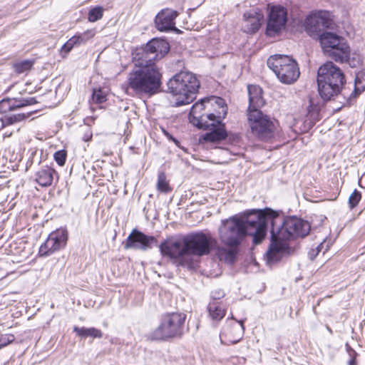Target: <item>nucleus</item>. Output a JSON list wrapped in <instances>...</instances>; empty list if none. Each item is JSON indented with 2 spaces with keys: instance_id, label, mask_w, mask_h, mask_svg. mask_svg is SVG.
<instances>
[{
  "instance_id": "1",
  "label": "nucleus",
  "mask_w": 365,
  "mask_h": 365,
  "mask_svg": "<svg viewBox=\"0 0 365 365\" xmlns=\"http://www.w3.org/2000/svg\"><path fill=\"white\" fill-rule=\"evenodd\" d=\"M169 50L167 41L153 38L135 54V66L122 85L126 94L138 97L152 96L160 91L162 74L155 61L162 58Z\"/></svg>"
},
{
  "instance_id": "2",
  "label": "nucleus",
  "mask_w": 365,
  "mask_h": 365,
  "mask_svg": "<svg viewBox=\"0 0 365 365\" xmlns=\"http://www.w3.org/2000/svg\"><path fill=\"white\" fill-rule=\"evenodd\" d=\"M219 235L221 242L229 247H218L216 255L220 261L232 264L236 259L237 248L247 235L253 237L255 245L260 244L265 238L264 210L247 211L240 216L234 215L222 220Z\"/></svg>"
},
{
  "instance_id": "3",
  "label": "nucleus",
  "mask_w": 365,
  "mask_h": 365,
  "mask_svg": "<svg viewBox=\"0 0 365 365\" xmlns=\"http://www.w3.org/2000/svg\"><path fill=\"white\" fill-rule=\"evenodd\" d=\"M266 232L270 225L271 243L267 252L270 262L279 261L282 255L288 253V242L297 237H304L311 230L309 222L294 216L282 218L270 209L264 210Z\"/></svg>"
},
{
  "instance_id": "4",
  "label": "nucleus",
  "mask_w": 365,
  "mask_h": 365,
  "mask_svg": "<svg viewBox=\"0 0 365 365\" xmlns=\"http://www.w3.org/2000/svg\"><path fill=\"white\" fill-rule=\"evenodd\" d=\"M168 88L173 96H178L175 105L180 106L195 99L200 82L193 73L181 71L169 80Z\"/></svg>"
},
{
  "instance_id": "5",
  "label": "nucleus",
  "mask_w": 365,
  "mask_h": 365,
  "mask_svg": "<svg viewBox=\"0 0 365 365\" xmlns=\"http://www.w3.org/2000/svg\"><path fill=\"white\" fill-rule=\"evenodd\" d=\"M186 315L183 313L173 312L162 317L160 325L147 334L151 341L167 340L181 336L184 331Z\"/></svg>"
},
{
  "instance_id": "6",
  "label": "nucleus",
  "mask_w": 365,
  "mask_h": 365,
  "mask_svg": "<svg viewBox=\"0 0 365 365\" xmlns=\"http://www.w3.org/2000/svg\"><path fill=\"white\" fill-rule=\"evenodd\" d=\"M267 64L282 83L292 84L299 77L298 64L289 56L281 54L271 56L267 59Z\"/></svg>"
},
{
  "instance_id": "7",
  "label": "nucleus",
  "mask_w": 365,
  "mask_h": 365,
  "mask_svg": "<svg viewBox=\"0 0 365 365\" xmlns=\"http://www.w3.org/2000/svg\"><path fill=\"white\" fill-rule=\"evenodd\" d=\"M319 42L324 53L338 63H344L350 53V48L344 38L332 31L319 35Z\"/></svg>"
},
{
  "instance_id": "8",
  "label": "nucleus",
  "mask_w": 365,
  "mask_h": 365,
  "mask_svg": "<svg viewBox=\"0 0 365 365\" xmlns=\"http://www.w3.org/2000/svg\"><path fill=\"white\" fill-rule=\"evenodd\" d=\"M187 255H193L199 257L208 255L215 247L216 240L210 235L203 232H196L183 237Z\"/></svg>"
},
{
  "instance_id": "9",
  "label": "nucleus",
  "mask_w": 365,
  "mask_h": 365,
  "mask_svg": "<svg viewBox=\"0 0 365 365\" xmlns=\"http://www.w3.org/2000/svg\"><path fill=\"white\" fill-rule=\"evenodd\" d=\"M252 133L262 140H268L274 136L275 125L270 117L260 110L247 113Z\"/></svg>"
},
{
  "instance_id": "10",
  "label": "nucleus",
  "mask_w": 365,
  "mask_h": 365,
  "mask_svg": "<svg viewBox=\"0 0 365 365\" xmlns=\"http://www.w3.org/2000/svg\"><path fill=\"white\" fill-rule=\"evenodd\" d=\"M287 10L281 5H274L269 9L266 27V34L274 36L285 29L287 22Z\"/></svg>"
},
{
  "instance_id": "11",
  "label": "nucleus",
  "mask_w": 365,
  "mask_h": 365,
  "mask_svg": "<svg viewBox=\"0 0 365 365\" xmlns=\"http://www.w3.org/2000/svg\"><path fill=\"white\" fill-rule=\"evenodd\" d=\"M159 248L163 256L178 259L179 264L182 266L190 265V262L185 259V257L187 255V252L183 241L170 239L165 240L161 242Z\"/></svg>"
},
{
  "instance_id": "12",
  "label": "nucleus",
  "mask_w": 365,
  "mask_h": 365,
  "mask_svg": "<svg viewBox=\"0 0 365 365\" xmlns=\"http://www.w3.org/2000/svg\"><path fill=\"white\" fill-rule=\"evenodd\" d=\"M67 240V230L58 229L48 235L46 242L40 247L39 253L42 256H48L64 247Z\"/></svg>"
},
{
  "instance_id": "13",
  "label": "nucleus",
  "mask_w": 365,
  "mask_h": 365,
  "mask_svg": "<svg viewBox=\"0 0 365 365\" xmlns=\"http://www.w3.org/2000/svg\"><path fill=\"white\" fill-rule=\"evenodd\" d=\"M153 244H157L155 237L146 235L137 229H133L127 237L124 247L145 251L150 249Z\"/></svg>"
},
{
  "instance_id": "14",
  "label": "nucleus",
  "mask_w": 365,
  "mask_h": 365,
  "mask_svg": "<svg viewBox=\"0 0 365 365\" xmlns=\"http://www.w3.org/2000/svg\"><path fill=\"white\" fill-rule=\"evenodd\" d=\"M306 30L311 34H315L319 37L323 32L333 30L335 24L329 18L323 15H314L308 16L305 20Z\"/></svg>"
},
{
  "instance_id": "15",
  "label": "nucleus",
  "mask_w": 365,
  "mask_h": 365,
  "mask_svg": "<svg viewBox=\"0 0 365 365\" xmlns=\"http://www.w3.org/2000/svg\"><path fill=\"white\" fill-rule=\"evenodd\" d=\"M212 101L218 108V110H216L217 114H202V126L198 127L200 129L206 130L210 128L212 126L211 123H214L215 125H220V123H222V119L225 118L227 113V106L225 104V101L223 98L220 97H212Z\"/></svg>"
},
{
  "instance_id": "16",
  "label": "nucleus",
  "mask_w": 365,
  "mask_h": 365,
  "mask_svg": "<svg viewBox=\"0 0 365 365\" xmlns=\"http://www.w3.org/2000/svg\"><path fill=\"white\" fill-rule=\"evenodd\" d=\"M244 329L243 321L227 324L220 334L221 344L229 346L238 343L243 336Z\"/></svg>"
},
{
  "instance_id": "17",
  "label": "nucleus",
  "mask_w": 365,
  "mask_h": 365,
  "mask_svg": "<svg viewBox=\"0 0 365 365\" xmlns=\"http://www.w3.org/2000/svg\"><path fill=\"white\" fill-rule=\"evenodd\" d=\"M317 76L324 79V81H328L340 86H344L346 83L344 73L331 61H328L319 68Z\"/></svg>"
},
{
  "instance_id": "18",
  "label": "nucleus",
  "mask_w": 365,
  "mask_h": 365,
  "mask_svg": "<svg viewBox=\"0 0 365 365\" xmlns=\"http://www.w3.org/2000/svg\"><path fill=\"white\" fill-rule=\"evenodd\" d=\"M318 92L321 98L324 101L334 100L343 91L344 86H340L336 83H331L317 76Z\"/></svg>"
},
{
  "instance_id": "19",
  "label": "nucleus",
  "mask_w": 365,
  "mask_h": 365,
  "mask_svg": "<svg viewBox=\"0 0 365 365\" xmlns=\"http://www.w3.org/2000/svg\"><path fill=\"white\" fill-rule=\"evenodd\" d=\"M177 16L178 12L174 10L163 9L155 19L157 29L160 31H169L175 29L174 21Z\"/></svg>"
},
{
  "instance_id": "20",
  "label": "nucleus",
  "mask_w": 365,
  "mask_h": 365,
  "mask_svg": "<svg viewBox=\"0 0 365 365\" xmlns=\"http://www.w3.org/2000/svg\"><path fill=\"white\" fill-rule=\"evenodd\" d=\"M245 25L244 32L247 34H255L260 28L264 19L263 14L259 9H252L246 11L244 15Z\"/></svg>"
},
{
  "instance_id": "21",
  "label": "nucleus",
  "mask_w": 365,
  "mask_h": 365,
  "mask_svg": "<svg viewBox=\"0 0 365 365\" xmlns=\"http://www.w3.org/2000/svg\"><path fill=\"white\" fill-rule=\"evenodd\" d=\"M36 103L37 101L33 97L3 99L0 101V113L17 110L27 106L34 105Z\"/></svg>"
},
{
  "instance_id": "22",
  "label": "nucleus",
  "mask_w": 365,
  "mask_h": 365,
  "mask_svg": "<svg viewBox=\"0 0 365 365\" xmlns=\"http://www.w3.org/2000/svg\"><path fill=\"white\" fill-rule=\"evenodd\" d=\"M249 96V106L247 112L259 110V108L264 104L262 98V90L259 86L250 85L247 87Z\"/></svg>"
},
{
  "instance_id": "23",
  "label": "nucleus",
  "mask_w": 365,
  "mask_h": 365,
  "mask_svg": "<svg viewBox=\"0 0 365 365\" xmlns=\"http://www.w3.org/2000/svg\"><path fill=\"white\" fill-rule=\"evenodd\" d=\"M55 176L58 178V173L48 165L41 167L34 175L35 181L41 187L51 185Z\"/></svg>"
},
{
  "instance_id": "24",
  "label": "nucleus",
  "mask_w": 365,
  "mask_h": 365,
  "mask_svg": "<svg viewBox=\"0 0 365 365\" xmlns=\"http://www.w3.org/2000/svg\"><path fill=\"white\" fill-rule=\"evenodd\" d=\"M213 101L211 99H202L200 101L195 103L191 108L189 113V120L191 123L197 127L202 126V111L205 110V103H210L213 104Z\"/></svg>"
},
{
  "instance_id": "25",
  "label": "nucleus",
  "mask_w": 365,
  "mask_h": 365,
  "mask_svg": "<svg viewBox=\"0 0 365 365\" xmlns=\"http://www.w3.org/2000/svg\"><path fill=\"white\" fill-rule=\"evenodd\" d=\"M211 124L212 126L209 128L210 129V131L204 135L203 138L205 141L217 143L225 139L228 136L224 123H220V125H215L214 123Z\"/></svg>"
},
{
  "instance_id": "26",
  "label": "nucleus",
  "mask_w": 365,
  "mask_h": 365,
  "mask_svg": "<svg viewBox=\"0 0 365 365\" xmlns=\"http://www.w3.org/2000/svg\"><path fill=\"white\" fill-rule=\"evenodd\" d=\"M209 316L214 322H219L224 318L226 310L221 302L210 301L207 306Z\"/></svg>"
},
{
  "instance_id": "27",
  "label": "nucleus",
  "mask_w": 365,
  "mask_h": 365,
  "mask_svg": "<svg viewBox=\"0 0 365 365\" xmlns=\"http://www.w3.org/2000/svg\"><path fill=\"white\" fill-rule=\"evenodd\" d=\"M73 331L76 333V334L83 339H86L88 336L93 339H101L103 336V332L101 330L98 329L95 327H78L77 326L73 327Z\"/></svg>"
},
{
  "instance_id": "28",
  "label": "nucleus",
  "mask_w": 365,
  "mask_h": 365,
  "mask_svg": "<svg viewBox=\"0 0 365 365\" xmlns=\"http://www.w3.org/2000/svg\"><path fill=\"white\" fill-rule=\"evenodd\" d=\"M365 90V72L359 71L356 74L354 90L351 93L350 97L354 96V97L359 95L362 91Z\"/></svg>"
},
{
  "instance_id": "29",
  "label": "nucleus",
  "mask_w": 365,
  "mask_h": 365,
  "mask_svg": "<svg viewBox=\"0 0 365 365\" xmlns=\"http://www.w3.org/2000/svg\"><path fill=\"white\" fill-rule=\"evenodd\" d=\"M32 113L33 112L31 111V112H27L26 113H17V114H14V115H9V116H6L4 119V120L3 121V123L6 124V125H11L14 123L22 121L24 119H26V118H29Z\"/></svg>"
},
{
  "instance_id": "30",
  "label": "nucleus",
  "mask_w": 365,
  "mask_h": 365,
  "mask_svg": "<svg viewBox=\"0 0 365 365\" xmlns=\"http://www.w3.org/2000/svg\"><path fill=\"white\" fill-rule=\"evenodd\" d=\"M103 8L102 6H95L92 8L88 14V20L90 22H96L103 18Z\"/></svg>"
},
{
  "instance_id": "31",
  "label": "nucleus",
  "mask_w": 365,
  "mask_h": 365,
  "mask_svg": "<svg viewBox=\"0 0 365 365\" xmlns=\"http://www.w3.org/2000/svg\"><path fill=\"white\" fill-rule=\"evenodd\" d=\"M320 107L317 104H314L312 99L309 100V106L307 110V116L310 118L312 121L319 120Z\"/></svg>"
},
{
  "instance_id": "32",
  "label": "nucleus",
  "mask_w": 365,
  "mask_h": 365,
  "mask_svg": "<svg viewBox=\"0 0 365 365\" xmlns=\"http://www.w3.org/2000/svg\"><path fill=\"white\" fill-rule=\"evenodd\" d=\"M157 188L163 192H168L170 190V186L166 180V175L164 172H159L158 173Z\"/></svg>"
},
{
  "instance_id": "33",
  "label": "nucleus",
  "mask_w": 365,
  "mask_h": 365,
  "mask_svg": "<svg viewBox=\"0 0 365 365\" xmlns=\"http://www.w3.org/2000/svg\"><path fill=\"white\" fill-rule=\"evenodd\" d=\"M92 100L94 103L101 104L107 101V93L103 89L95 88L92 93Z\"/></svg>"
},
{
  "instance_id": "34",
  "label": "nucleus",
  "mask_w": 365,
  "mask_h": 365,
  "mask_svg": "<svg viewBox=\"0 0 365 365\" xmlns=\"http://www.w3.org/2000/svg\"><path fill=\"white\" fill-rule=\"evenodd\" d=\"M32 66V61L26 60L15 63L14 66L16 73H22L25 71H29Z\"/></svg>"
},
{
  "instance_id": "35",
  "label": "nucleus",
  "mask_w": 365,
  "mask_h": 365,
  "mask_svg": "<svg viewBox=\"0 0 365 365\" xmlns=\"http://www.w3.org/2000/svg\"><path fill=\"white\" fill-rule=\"evenodd\" d=\"M361 199V192L355 189L349 197V205L350 209L354 208Z\"/></svg>"
},
{
  "instance_id": "36",
  "label": "nucleus",
  "mask_w": 365,
  "mask_h": 365,
  "mask_svg": "<svg viewBox=\"0 0 365 365\" xmlns=\"http://www.w3.org/2000/svg\"><path fill=\"white\" fill-rule=\"evenodd\" d=\"M90 33L91 31H88L83 34L75 35L72 36V38L74 40L75 43L78 46H80L81 44L86 43L88 39L93 37V34H92L91 36H88Z\"/></svg>"
},
{
  "instance_id": "37",
  "label": "nucleus",
  "mask_w": 365,
  "mask_h": 365,
  "mask_svg": "<svg viewBox=\"0 0 365 365\" xmlns=\"http://www.w3.org/2000/svg\"><path fill=\"white\" fill-rule=\"evenodd\" d=\"M66 152L64 150H61L54 153V159L56 162L60 165L63 166L66 160Z\"/></svg>"
},
{
  "instance_id": "38",
  "label": "nucleus",
  "mask_w": 365,
  "mask_h": 365,
  "mask_svg": "<svg viewBox=\"0 0 365 365\" xmlns=\"http://www.w3.org/2000/svg\"><path fill=\"white\" fill-rule=\"evenodd\" d=\"M76 46H78L74 40L73 39V38L71 37L70 39H68L61 47V53L62 55H66L68 54L71 50L72 48Z\"/></svg>"
},
{
  "instance_id": "39",
  "label": "nucleus",
  "mask_w": 365,
  "mask_h": 365,
  "mask_svg": "<svg viewBox=\"0 0 365 365\" xmlns=\"http://www.w3.org/2000/svg\"><path fill=\"white\" fill-rule=\"evenodd\" d=\"M346 346L347 353L350 358L348 361V365H357L356 359L358 356V354L349 344H346Z\"/></svg>"
},
{
  "instance_id": "40",
  "label": "nucleus",
  "mask_w": 365,
  "mask_h": 365,
  "mask_svg": "<svg viewBox=\"0 0 365 365\" xmlns=\"http://www.w3.org/2000/svg\"><path fill=\"white\" fill-rule=\"evenodd\" d=\"M15 337L12 334H0V349L14 341Z\"/></svg>"
},
{
  "instance_id": "41",
  "label": "nucleus",
  "mask_w": 365,
  "mask_h": 365,
  "mask_svg": "<svg viewBox=\"0 0 365 365\" xmlns=\"http://www.w3.org/2000/svg\"><path fill=\"white\" fill-rule=\"evenodd\" d=\"M344 62H347L349 65L352 67L355 68L359 66L361 63V59L359 56H354L352 58H350V54L347 57V59H346Z\"/></svg>"
},
{
  "instance_id": "42",
  "label": "nucleus",
  "mask_w": 365,
  "mask_h": 365,
  "mask_svg": "<svg viewBox=\"0 0 365 365\" xmlns=\"http://www.w3.org/2000/svg\"><path fill=\"white\" fill-rule=\"evenodd\" d=\"M225 297V292L223 290L218 289L214 290L211 293V301H219V299L223 298Z\"/></svg>"
},
{
  "instance_id": "43",
  "label": "nucleus",
  "mask_w": 365,
  "mask_h": 365,
  "mask_svg": "<svg viewBox=\"0 0 365 365\" xmlns=\"http://www.w3.org/2000/svg\"><path fill=\"white\" fill-rule=\"evenodd\" d=\"M320 246H321V245L318 246V247H317V254L319 252V251H320V250H319V247H320Z\"/></svg>"
}]
</instances>
